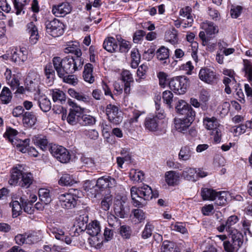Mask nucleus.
<instances>
[{
    "label": "nucleus",
    "instance_id": "obj_20",
    "mask_svg": "<svg viewBox=\"0 0 252 252\" xmlns=\"http://www.w3.org/2000/svg\"><path fill=\"white\" fill-rule=\"evenodd\" d=\"M51 232L56 239L61 240L67 245L71 244L72 242L71 238L68 236L65 235L64 232L62 229L53 228L51 230Z\"/></svg>",
    "mask_w": 252,
    "mask_h": 252
},
{
    "label": "nucleus",
    "instance_id": "obj_29",
    "mask_svg": "<svg viewBox=\"0 0 252 252\" xmlns=\"http://www.w3.org/2000/svg\"><path fill=\"white\" fill-rule=\"evenodd\" d=\"M78 123L82 126H92L95 124L96 120L94 117L89 115H82L78 118Z\"/></svg>",
    "mask_w": 252,
    "mask_h": 252
},
{
    "label": "nucleus",
    "instance_id": "obj_11",
    "mask_svg": "<svg viewBox=\"0 0 252 252\" xmlns=\"http://www.w3.org/2000/svg\"><path fill=\"white\" fill-rule=\"evenodd\" d=\"M199 79L205 83L213 84L217 81V76L216 72L207 67L202 68L199 72Z\"/></svg>",
    "mask_w": 252,
    "mask_h": 252
},
{
    "label": "nucleus",
    "instance_id": "obj_37",
    "mask_svg": "<svg viewBox=\"0 0 252 252\" xmlns=\"http://www.w3.org/2000/svg\"><path fill=\"white\" fill-rule=\"evenodd\" d=\"M52 96L54 102L59 101L61 103H63L65 101V94L62 91L60 90L55 89L53 90Z\"/></svg>",
    "mask_w": 252,
    "mask_h": 252
},
{
    "label": "nucleus",
    "instance_id": "obj_30",
    "mask_svg": "<svg viewBox=\"0 0 252 252\" xmlns=\"http://www.w3.org/2000/svg\"><path fill=\"white\" fill-rule=\"evenodd\" d=\"M238 221L239 218L235 215H232L228 217L225 222L226 231L229 233L233 231V230H237L236 226Z\"/></svg>",
    "mask_w": 252,
    "mask_h": 252
},
{
    "label": "nucleus",
    "instance_id": "obj_42",
    "mask_svg": "<svg viewBox=\"0 0 252 252\" xmlns=\"http://www.w3.org/2000/svg\"><path fill=\"white\" fill-rule=\"evenodd\" d=\"M227 193L224 191L217 192L214 198L215 204L219 206L225 205L227 202Z\"/></svg>",
    "mask_w": 252,
    "mask_h": 252
},
{
    "label": "nucleus",
    "instance_id": "obj_19",
    "mask_svg": "<svg viewBox=\"0 0 252 252\" xmlns=\"http://www.w3.org/2000/svg\"><path fill=\"white\" fill-rule=\"evenodd\" d=\"M27 31L30 34V42L31 44H35L38 40L39 35L37 28L33 22H31L27 25Z\"/></svg>",
    "mask_w": 252,
    "mask_h": 252
},
{
    "label": "nucleus",
    "instance_id": "obj_6",
    "mask_svg": "<svg viewBox=\"0 0 252 252\" xmlns=\"http://www.w3.org/2000/svg\"><path fill=\"white\" fill-rule=\"evenodd\" d=\"M45 25L47 32L53 37H58L63 33V24L57 19L46 21Z\"/></svg>",
    "mask_w": 252,
    "mask_h": 252
},
{
    "label": "nucleus",
    "instance_id": "obj_23",
    "mask_svg": "<svg viewBox=\"0 0 252 252\" xmlns=\"http://www.w3.org/2000/svg\"><path fill=\"white\" fill-rule=\"evenodd\" d=\"M32 141L35 145L38 146L43 151H45L47 149L50 150V147L49 146V142L44 136H34L32 138Z\"/></svg>",
    "mask_w": 252,
    "mask_h": 252
},
{
    "label": "nucleus",
    "instance_id": "obj_40",
    "mask_svg": "<svg viewBox=\"0 0 252 252\" xmlns=\"http://www.w3.org/2000/svg\"><path fill=\"white\" fill-rule=\"evenodd\" d=\"M30 0H14V5L17 15L20 14L22 11L23 13H25L23 10L25 6L29 3Z\"/></svg>",
    "mask_w": 252,
    "mask_h": 252
},
{
    "label": "nucleus",
    "instance_id": "obj_45",
    "mask_svg": "<svg viewBox=\"0 0 252 252\" xmlns=\"http://www.w3.org/2000/svg\"><path fill=\"white\" fill-rule=\"evenodd\" d=\"M119 42V47L118 51L121 53H126L130 48V44L129 42L120 38L117 39Z\"/></svg>",
    "mask_w": 252,
    "mask_h": 252
},
{
    "label": "nucleus",
    "instance_id": "obj_49",
    "mask_svg": "<svg viewBox=\"0 0 252 252\" xmlns=\"http://www.w3.org/2000/svg\"><path fill=\"white\" fill-rule=\"evenodd\" d=\"M95 184L96 182L94 181L87 180L85 182L84 185V188L87 191H90L91 193H93L94 188H95L94 189L95 192L93 193L94 194V196H95L96 194L98 193V191H97L96 192L97 189L95 188Z\"/></svg>",
    "mask_w": 252,
    "mask_h": 252
},
{
    "label": "nucleus",
    "instance_id": "obj_24",
    "mask_svg": "<svg viewBox=\"0 0 252 252\" xmlns=\"http://www.w3.org/2000/svg\"><path fill=\"white\" fill-rule=\"evenodd\" d=\"M36 122V117L32 112H26L23 115V123L27 127H31Z\"/></svg>",
    "mask_w": 252,
    "mask_h": 252
},
{
    "label": "nucleus",
    "instance_id": "obj_15",
    "mask_svg": "<svg viewBox=\"0 0 252 252\" xmlns=\"http://www.w3.org/2000/svg\"><path fill=\"white\" fill-rule=\"evenodd\" d=\"M159 121V117L157 115H149L145 120V127L149 131H156L158 128Z\"/></svg>",
    "mask_w": 252,
    "mask_h": 252
},
{
    "label": "nucleus",
    "instance_id": "obj_27",
    "mask_svg": "<svg viewBox=\"0 0 252 252\" xmlns=\"http://www.w3.org/2000/svg\"><path fill=\"white\" fill-rule=\"evenodd\" d=\"M231 238V242L235 245L238 249L241 247L243 243V235L238 230H233L229 232Z\"/></svg>",
    "mask_w": 252,
    "mask_h": 252
},
{
    "label": "nucleus",
    "instance_id": "obj_47",
    "mask_svg": "<svg viewBox=\"0 0 252 252\" xmlns=\"http://www.w3.org/2000/svg\"><path fill=\"white\" fill-rule=\"evenodd\" d=\"M38 103L39 106L42 111L46 112L51 109V105L50 101L47 98L41 99Z\"/></svg>",
    "mask_w": 252,
    "mask_h": 252
},
{
    "label": "nucleus",
    "instance_id": "obj_2",
    "mask_svg": "<svg viewBox=\"0 0 252 252\" xmlns=\"http://www.w3.org/2000/svg\"><path fill=\"white\" fill-rule=\"evenodd\" d=\"M22 169L21 166L13 168L9 183L11 185L19 183L21 187L27 189L32 184L33 177L31 173L24 172Z\"/></svg>",
    "mask_w": 252,
    "mask_h": 252
},
{
    "label": "nucleus",
    "instance_id": "obj_39",
    "mask_svg": "<svg viewBox=\"0 0 252 252\" xmlns=\"http://www.w3.org/2000/svg\"><path fill=\"white\" fill-rule=\"evenodd\" d=\"M76 182L72 176L67 174H63L59 181V184L64 186H72Z\"/></svg>",
    "mask_w": 252,
    "mask_h": 252
},
{
    "label": "nucleus",
    "instance_id": "obj_4",
    "mask_svg": "<svg viewBox=\"0 0 252 252\" xmlns=\"http://www.w3.org/2000/svg\"><path fill=\"white\" fill-rule=\"evenodd\" d=\"M189 85V79L185 76H177L171 79L169 82L171 90L178 94H184Z\"/></svg>",
    "mask_w": 252,
    "mask_h": 252
},
{
    "label": "nucleus",
    "instance_id": "obj_31",
    "mask_svg": "<svg viewBox=\"0 0 252 252\" xmlns=\"http://www.w3.org/2000/svg\"><path fill=\"white\" fill-rule=\"evenodd\" d=\"M203 124L207 129L212 130V131L220 126V124L217 119L214 117L212 118L206 117L204 118Z\"/></svg>",
    "mask_w": 252,
    "mask_h": 252
},
{
    "label": "nucleus",
    "instance_id": "obj_54",
    "mask_svg": "<svg viewBox=\"0 0 252 252\" xmlns=\"http://www.w3.org/2000/svg\"><path fill=\"white\" fill-rule=\"evenodd\" d=\"M147 69L148 67L145 64H142L138 67L137 70V74L139 78L136 79L137 82L139 83L140 82L142 79L144 78V76L146 74Z\"/></svg>",
    "mask_w": 252,
    "mask_h": 252
},
{
    "label": "nucleus",
    "instance_id": "obj_51",
    "mask_svg": "<svg viewBox=\"0 0 252 252\" xmlns=\"http://www.w3.org/2000/svg\"><path fill=\"white\" fill-rule=\"evenodd\" d=\"M223 245L225 251L226 252H235L239 249L235 247V245L231 241L226 240L223 243Z\"/></svg>",
    "mask_w": 252,
    "mask_h": 252
},
{
    "label": "nucleus",
    "instance_id": "obj_53",
    "mask_svg": "<svg viewBox=\"0 0 252 252\" xmlns=\"http://www.w3.org/2000/svg\"><path fill=\"white\" fill-rule=\"evenodd\" d=\"M153 228L154 226L152 224L149 223H147L142 232V237L143 239H147L151 237L152 234Z\"/></svg>",
    "mask_w": 252,
    "mask_h": 252
},
{
    "label": "nucleus",
    "instance_id": "obj_44",
    "mask_svg": "<svg viewBox=\"0 0 252 252\" xmlns=\"http://www.w3.org/2000/svg\"><path fill=\"white\" fill-rule=\"evenodd\" d=\"M175 244L169 241L163 242L160 252H178L174 249Z\"/></svg>",
    "mask_w": 252,
    "mask_h": 252
},
{
    "label": "nucleus",
    "instance_id": "obj_38",
    "mask_svg": "<svg viewBox=\"0 0 252 252\" xmlns=\"http://www.w3.org/2000/svg\"><path fill=\"white\" fill-rule=\"evenodd\" d=\"M202 28L205 31L207 35H211L218 32L217 27L215 26L214 24L211 22H207L203 23Z\"/></svg>",
    "mask_w": 252,
    "mask_h": 252
},
{
    "label": "nucleus",
    "instance_id": "obj_28",
    "mask_svg": "<svg viewBox=\"0 0 252 252\" xmlns=\"http://www.w3.org/2000/svg\"><path fill=\"white\" fill-rule=\"evenodd\" d=\"M196 173V169L187 167L183 170L181 175L186 180L196 182L197 180V179L195 178Z\"/></svg>",
    "mask_w": 252,
    "mask_h": 252
},
{
    "label": "nucleus",
    "instance_id": "obj_8",
    "mask_svg": "<svg viewBox=\"0 0 252 252\" xmlns=\"http://www.w3.org/2000/svg\"><path fill=\"white\" fill-rule=\"evenodd\" d=\"M106 114L109 121L115 125H118L123 121L122 114L119 111L118 107L109 104L106 108Z\"/></svg>",
    "mask_w": 252,
    "mask_h": 252
},
{
    "label": "nucleus",
    "instance_id": "obj_22",
    "mask_svg": "<svg viewBox=\"0 0 252 252\" xmlns=\"http://www.w3.org/2000/svg\"><path fill=\"white\" fill-rule=\"evenodd\" d=\"M103 48L110 53H114L118 51V46L116 39L109 37L105 39L103 44Z\"/></svg>",
    "mask_w": 252,
    "mask_h": 252
},
{
    "label": "nucleus",
    "instance_id": "obj_12",
    "mask_svg": "<svg viewBox=\"0 0 252 252\" xmlns=\"http://www.w3.org/2000/svg\"><path fill=\"white\" fill-rule=\"evenodd\" d=\"M116 180L110 177H102L99 178L96 181L95 188L98 189L100 191L107 188L113 189L117 186Z\"/></svg>",
    "mask_w": 252,
    "mask_h": 252
},
{
    "label": "nucleus",
    "instance_id": "obj_9",
    "mask_svg": "<svg viewBox=\"0 0 252 252\" xmlns=\"http://www.w3.org/2000/svg\"><path fill=\"white\" fill-rule=\"evenodd\" d=\"M114 210L116 215L121 218H126L129 212L128 204L122 198L114 200Z\"/></svg>",
    "mask_w": 252,
    "mask_h": 252
},
{
    "label": "nucleus",
    "instance_id": "obj_16",
    "mask_svg": "<svg viewBox=\"0 0 252 252\" xmlns=\"http://www.w3.org/2000/svg\"><path fill=\"white\" fill-rule=\"evenodd\" d=\"M71 11V7L67 2H63L57 6L54 5L52 8V12L57 17H64Z\"/></svg>",
    "mask_w": 252,
    "mask_h": 252
},
{
    "label": "nucleus",
    "instance_id": "obj_3",
    "mask_svg": "<svg viewBox=\"0 0 252 252\" xmlns=\"http://www.w3.org/2000/svg\"><path fill=\"white\" fill-rule=\"evenodd\" d=\"M130 192L132 199L136 206L142 207L146 204V201L152 198L151 194L153 190L151 188L147 185H144L139 188L132 187Z\"/></svg>",
    "mask_w": 252,
    "mask_h": 252
},
{
    "label": "nucleus",
    "instance_id": "obj_64",
    "mask_svg": "<svg viewBox=\"0 0 252 252\" xmlns=\"http://www.w3.org/2000/svg\"><path fill=\"white\" fill-rule=\"evenodd\" d=\"M158 77L159 79V84L162 87H164L167 83V74L163 72H159L158 74Z\"/></svg>",
    "mask_w": 252,
    "mask_h": 252
},
{
    "label": "nucleus",
    "instance_id": "obj_34",
    "mask_svg": "<svg viewBox=\"0 0 252 252\" xmlns=\"http://www.w3.org/2000/svg\"><path fill=\"white\" fill-rule=\"evenodd\" d=\"M193 154L192 149L189 146H185L181 148L179 157V158L183 160H187L190 159Z\"/></svg>",
    "mask_w": 252,
    "mask_h": 252
},
{
    "label": "nucleus",
    "instance_id": "obj_60",
    "mask_svg": "<svg viewBox=\"0 0 252 252\" xmlns=\"http://www.w3.org/2000/svg\"><path fill=\"white\" fill-rule=\"evenodd\" d=\"M17 133L18 132L16 130L9 127L7 129L4 136L7 137L9 141L14 145L13 137L17 135Z\"/></svg>",
    "mask_w": 252,
    "mask_h": 252
},
{
    "label": "nucleus",
    "instance_id": "obj_35",
    "mask_svg": "<svg viewBox=\"0 0 252 252\" xmlns=\"http://www.w3.org/2000/svg\"><path fill=\"white\" fill-rule=\"evenodd\" d=\"M27 244H28L36 243L42 239V236L40 231L27 233Z\"/></svg>",
    "mask_w": 252,
    "mask_h": 252
},
{
    "label": "nucleus",
    "instance_id": "obj_57",
    "mask_svg": "<svg viewBox=\"0 0 252 252\" xmlns=\"http://www.w3.org/2000/svg\"><path fill=\"white\" fill-rule=\"evenodd\" d=\"M245 72V75L249 81L252 82V64L250 63H245L243 68Z\"/></svg>",
    "mask_w": 252,
    "mask_h": 252
},
{
    "label": "nucleus",
    "instance_id": "obj_17",
    "mask_svg": "<svg viewBox=\"0 0 252 252\" xmlns=\"http://www.w3.org/2000/svg\"><path fill=\"white\" fill-rule=\"evenodd\" d=\"M39 82V77L36 73L33 72L29 73L26 79L28 90L31 92L36 91L38 87Z\"/></svg>",
    "mask_w": 252,
    "mask_h": 252
},
{
    "label": "nucleus",
    "instance_id": "obj_1",
    "mask_svg": "<svg viewBox=\"0 0 252 252\" xmlns=\"http://www.w3.org/2000/svg\"><path fill=\"white\" fill-rule=\"evenodd\" d=\"M52 62L59 77H63L65 75L72 74L81 68L83 64L82 59H74L69 56L63 59L59 57H54Z\"/></svg>",
    "mask_w": 252,
    "mask_h": 252
},
{
    "label": "nucleus",
    "instance_id": "obj_61",
    "mask_svg": "<svg viewBox=\"0 0 252 252\" xmlns=\"http://www.w3.org/2000/svg\"><path fill=\"white\" fill-rule=\"evenodd\" d=\"M80 161L84 166L88 167H92L94 166V162L92 158L82 156L80 158Z\"/></svg>",
    "mask_w": 252,
    "mask_h": 252
},
{
    "label": "nucleus",
    "instance_id": "obj_26",
    "mask_svg": "<svg viewBox=\"0 0 252 252\" xmlns=\"http://www.w3.org/2000/svg\"><path fill=\"white\" fill-rule=\"evenodd\" d=\"M87 233L92 236L97 235L100 231L99 223L97 220H94L90 222L85 230Z\"/></svg>",
    "mask_w": 252,
    "mask_h": 252
},
{
    "label": "nucleus",
    "instance_id": "obj_33",
    "mask_svg": "<svg viewBox=\"0 0 252 252\" xmlns=\"http://www.w3.org/2000/svg\"><path fill=\"white\" fill-rule=\"evenodd\" d=\"M88 217L87 215H80L76 219V225L81 231L85 230L88 224Z\"/></svg>",
    "mask_w": 252,
    "mask_h": 252
},
{
    "label": "nucleus",
    "instance_id": "obj_14",
    "mask_svg": "<svg viewBox=\"0 0 252 252\" xmlns=\"http://www.w3.org/2000/svg\"><path fill=\"white\" fill-rule=\"evenodd\" d=\"M175 108L177 112L183 116H190L192 113L193 116H195V111L190 105L183 100L178 101Z\"/></svg>",
    "mask_w": 252,
    "mask_h": 252
},
{
    "label": "nucleus",
    "instance_id": "obj_43",
    "mask_svg": "<svg viewBox=\"0 0 252 252\" xmlns=\"http://www.w3.org/2000/svg\"><path fill=\"white\" fill-rule=\"evenodd\" d=\"M12 98V95L9 89L6 87H4L0 94V98L2 102L4 104L8 103Z\"/></svg>",
    "mask_w": 252,
    "mask_h": 252
},
{
    "label": "nucleus",
    "instance_id": "obj_48",
    "mask_svg": "<svg viewBox=\"0 0 252 252\" xmlns=\"http://www.w3.org/2000/svg\"><path fill=\"white\" fill-rule=\"evenodd\" d=\"M51 63L47 64L44 68L45 75L49 81L53 80L55 76V72Z\"/></svg>",
    "mask_w": 252,
    "mask_h": 252
},
{
    "label": "nucleus",
    "instance_id": "obj_21",
    "mask_svg": "<svg viewBox=\"0 0 252 252\" xmlns=\"http://www.w3.org/2000/svg\"><path fill=\"white\" fill-rule=\"evenodd\" d=\"M179 174L175 171H169L165 173V180L168 186H174L179 183Z\"/></svg>",
    "mask_w": 252,
    "mask_h": 252
},
{
    "label": "nucleus",
    "instance_id": "obj_5",
    "mask_svg": "<svg viewBox=\"0 0 252 252\" xmlns=\"http://www.w3.org/2000/svg\"><path fill=\"white\" fill-rule=\"evenodd\" d=\"M50 151L52 156L62 163H67L70 159L69 152L63 146L54 145L50 147Z\"/></svg>",
    "mask_w": 252,
    "mask_h": 252
},
{
    "label": "nucleus",
    "instance_id": "obj_62",
    "mask_svg": "<svg viewBox=\"0 0 252 252\" xmlns=\"http://www.w3.org/2000/svg\"><path fill=\"white\" fill-rule=\"evenodd\" d=\"M122 79L125 83H130L133 81L132 75L129 71L125 70L122 72Z\"/></svg>",
    "mask_w": 252,
    "mask_h": 252
},
{
    "label": "nucleus",
    "instance_id": "obj_52",
    "mask_svg": "<svg viewBox=\"0 0 252 252\" xmlns=\"http://www.w3.org/2000/svg\"><path fill=\"white\" fill-rule=\"evenodd\" d=\"M20 201L22 203V206L25 212L29 214H32L33 213L34 207H33L32 203L30 202L29 201H24V200L21 198Z\"/></svg>",
    "mask_w": 252,
    "mask_h": 252
},
{
    "label": "nucleus",
    "instance_id": "obj_36",
    "mask_svg": "<svg viewBox=\"0 0 252 252\" xmlns=\"http://www.w3.org/2000/svg\"><path fill=\"white\" fill-rule=\"evenodd\" d=\"M216 191L212 189L208 188L202 189L201 191V196L203 200H214Z\"/></svg>",
    "mask_w": 252,
    "mask_h": 252
},
{
    "label": "nucleus",
    "instance_id": "obj_59",
    "mask_svg": "<svg viewBox=\"0 0 252 252\" xmlns=\"http://www.w3.org/2000/svg\"><path fill=\"white\" fill-rule=\"evenodd\" d=\"M108 222L109 225L114 228L119 227L121 224L120 220L114 215L109 217Z\"/></svg>",
    "mask_w": 252,
    "mask_h": 252
},
{
    "label": "nucleus",
    "instance_id": "obj_32",
    "mask_svg": "<svg viewBox=\"0 0 252 252\" xmlns=\"http://www.w3.org/2000/svg\"><path fill=\"white\" fill-rule=\"evenodd\" d=\"M38 195L40 201L45 205L49 204L51 200L50 191L46 189H40L38 191Z\"/></svg>",
    "mask_w": 252,
    "mask_h": 252
},
{
    "label": "nucleus",
    "instance_id": "obj_7",
    "mask_svg": "<svg viewBox=\"0 0 252 252\" xmlns=\"http://www.w3.org/2000/svg\"><path fill=\"white\" fill-rule=\"evenodd\" d=\"M61 207L65 209H71L76 207L78 197L70 193L61 194L58 196Z\"/></svg>",
    "mask_w": 252,
    "mask_h": 252
},
{
    "label": "nucleus",
    "instance_id": "obj_63",
    "mask_svg": "<svg viewBox=\"0 0 252 252\" xmlns=\"http://www.w3.org/2000/svg\"><path fill=\"white\" fill-rule=\"evenodd\" d=\"M134 217L137 219V222H140L145 219V214L143 211L139 209H135L133 211Z\"/></svg>",
    "mask_w": 252,
    "mask_h": 252
},
{
    "label": "nucleus",
    "instance_id": "obj_55",
    "mask_svg": "<svg viewBox=\"0 0 252 252\" xmlns=\"http://www.w3.org/2000/svg\"><path fill=\"white\" fill-rule=\"evenodd\" d=\"M63 79L65 83L75 85L77 83V79L74 75H65L63 77H59Z\"/></svg>",
    "mask_w": 252,
    "mask_h": 252
},
{
    "label": "nucleus",
    "instance_id": "obj_41",
    "mask_svg": "<svg viewBox=\"0 0 252 252\" xmlns=\"http://www.w3.org/2000/svg\"><path fill=\"white\" fill-rule=\"evenodd\" d=\"M165 38L166 41H168L172 44L177 43V31L175 29L168 31L165 32Z\"/></svg>",
    "mask_w": 252,
    "mask_h": 252
},
{
    "label": "nucleus",
    "instance_id": "obj_25",
    "mask_svg": "<svg viewBox=\"0 0 252 252\" xmlns=\"http://www.w3.org/2000/svg\"><path fill=\"white\" fill-rule=\"evenodd\" d=\"M93 66L90 63H87L84 67L83 78L86 82L93 83L94 81V77L93 75Z\"/></svg>",
    "mask_w": 252,
    "mask_h": 252
},
{
    "label": "nucleus",
    "instance_id": "obj_56",
    "mask_svg": "<svg viewBox=\"0 0 252 252\" xmlns=\"http://www.w3.org/2000/svg\"><path fill=\"white\" fill-rule=\"evenodd\" d=\"M173 94L169 91H165L163 92L162 98L166 104L171 107V103L173 100Z\"/></svg>",
    "mask_w": 252,
    "mask_h": 252
},
{
    "label": "nucleus",
    "instance_id": "obj_18",
    "mask_svg": "<svg viewBox=\"0 0 252 252\" xmlns=\"http://www.w3.org/2000/svg\"><path fill=\"white\" fill-rule=\"evenodd\" d=\"M82 109L80 107L73 106L67 117V122L71 125H75L78 123V118L80 116Z\"/></svg>",
    "mask_w": 252,
    "mask_h": 252
},
{
    "label": "nucleus",
    "instance_id": "obj_58",
    "mask_svg": "<svg viewBox=\"0 0 252 252\" xmlns=\"http://www.w3.org/2000/svg\"><path fill=\"white\" fill-rule=\"evenodd\" d=\"M111 203L112 196L110 195L105 197L101 202V208L104 211H107L109 209Z\"/></svg>",
    "mask_w": 252,
    "mask_h": 252
},
{
    "label": "nucleus",
    "instance_id": "obj_46",
    "mask_svg": "<svg viewBox=\"0 0 252 252\" xmlns=\"http://www.w3.org/2000/svg\"><path fill=\"white\" fill-rule=\"evenodd\" d=\"M157 58L159 60L162 61L167 59L169 57V50L164 46H161L157 51Z\"/></svg>",
    "mask_w": 252,
    "mask_h": 252
},
{
    "label": "nucleus",
    "instance_id": "obj_10",
    "mask_svg": "<svg viewBox=\"0 0 252 252\" xmlns=\"http://www.w3.org/2000/svg\"><path fill=\"white\" fill-rule=\"evenodd\" d=\"M194 117L192 113L190 116H183L182 118L175 119L174 124L176 130L183 133L187 132L189 127L193 121Z\"/></svg>",
    "mask_w": 252,
    "mask_h": 252
},
{
    "label": "nucleus",
    "instance_id": "obj_50",
    "mask_svg": "<svg viewBox=\"0 0 252 252\" xmlns=\"http://www.w3.org/2000/svg\"><path fill=\"white\" fill-rule=\"evenodd\" d=\"M10 205L12 206L13 216L16 217L20 215L22 211V207L21 203L18 201H13Z\"/></svg>",
    "mask_w": 252,
    "mask_h": 252
},
{
    "label": "nucleus",
    "instance_id": "obj_13",
    "mask_svg": "<svg viewBox=\"0 0 252 252\" xmlns=\"http://www.w3.org/2000/svg\"><path fill=\"white\" fill-rule=\"evenodd\" d=\"M11 61L21 65L28 59V52L25 48L13 49L11 51Z\"/></svg>",
    "mask_w": 252,
    "mask_h": 252
}]
</instances>
